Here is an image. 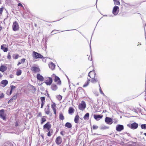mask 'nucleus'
<instances>
[{
	"label": "nucleus",
	"mask_w": 146,
	"mask_h": 146,
	"mask_svg": "<svg viewBox=\"0 0 146 146\" xmlns=\"http://www.w3.org/2000/svg\"><path fill=\"white\" fill-rule=\"evenodd\" d=\"M96 74L95 70H93L90 71L88 73V76L91 78V79H88L85 84L83 85V87H85L88 86L90 82L93 83L98 82V80L96 76Z\"/></svg>",
	"instance_id": "nucleus-1"
},
{
	"label": "nucleus",
	"mask_w": 146,
	"mask_h": 146,
	"mask_svg": "<svg viewBox=\"0 0 146 146\" xmlns=\"http://www.w3.org/2000/svg\"><path fill=\"white\" fill-rule=\"evenodd\" d=\"M53 79L54 80V82L57 85H61V81L59 78L58 76H57L55 74H53L51 76Z\"/></svg>",
	"instance_id": "nucleus-2"
},
{
	"label": "nucleus",
	"mask_w": 146,
	"mask_h": 146,
	"mask_svg": "<svg viewBox=\"0 0 146 146\" xmlns=\"http://www.w3.org/2000/svg\"><path fill=\"white\" fill-rule=\"evenodd\" d=\"M52 127V125L49 122H48L43 126V129L45 132H48L49 129L51 128Z\"/></svg>",
	"instance_id": "nucleus-3"
},
{
	"label": "nucleus",
	"mask_w": 146,
	"mask_h": 146,
	"mask_svg": "<svg viewBox=\"0 0 146 146\" xmlns=\"http://www.w3.org/2000/svg\"><path fill=\"white\" fill-rule=\"evenodd\" d=\"M86 107V103L84 101H82L81 102L78 104L79 109L81 111H84Z\"/></svg>",
	"instance_id": "nucleus-4"
},
{
	"label": "nucleus",
	"mask_w": 146,
	"mask_h": 146,
	"mask_svg": "<svg viewBox=\"0 0 146 146\" xmlns=\"http://www.w3.org/2000/svg\"><path fill=\"white\" fill-rule=\"evenodd\" d=\"M12 27L14 31H16L19 29V27L18 22L17 21H14L13 23Z\"/></svg>",
	"instance_id": "nucleus-5"
},
{
	"label": "nucleus",
	"mask_w": 146,
	"mask_h": 146,
	"mask_svg": "<svg viewBox=\"0 0 146 146\" xmlns=\"http://www.w3.org/2000/svg\"><path fill=\"white\" fill-rule=\"evenodd\" d=\"M32 56L33 58L35 59L42 58L43 57L42 55L35 51L33 52Z\"/></svg>",
	"instance_id": "nucleus-6"
},
{
	"label": "nucleus",
	"mask_w": 146,
	"mask_h": 146,
	"mask_svg": "<svg viewBox=\"0 0 146 146\" xmlns=\"http://www.w3.org/2000/svg\"><path fill=\"white\" fill-rule=\"evenodd\" d=\"M53 81V78L50 77H47L44 82L47 85H50L52 84Z\"/></svg>",
	"instance_id": "nucleus-7"
},
{
	"label": "nucleus",
	"mask_w": 146,
	"mask_h": 146,
	"mask_svg": "<svg viewBox=\"0 0 146 146\" xmlns=\"http://www.w3.org/2000/svg\"><path fill=\"white\" fill-rule=\"evenodd\" d=\"M31 70L34 73L39 72L40 71V69L37 66H32L31 68Z\"/></svg>",
	"instance_id": "nucleus-8"
},
{
	"label": "nucleus",
	"mask_w": 146,
	"mask_h": 146,
	"mask_svg": "<svg viewBox=\"0 0 146 146\" xmlns=\"http://www.w3.org/2000/svg\"><path fill=\"white\" fill-rule=\"evenodd\" d=\"M0 117L3 120H5L6 118V115L5 113V110L4 109L0 110Z\"/></svg>",
	"instance_id": "nucleus-9"
},
{
	"label": "nucleus",
	"mask_w": 146,
	"mask_h": 146,
	"mask_svg": "<svg viewBox=\"0 0 146 146\" xmlns=\"http://www.w3.org/2000/svg\"><path fill=\"white\" fill-rule=\"evenodd\" d=\"M119 10V7L117 6H115L113 8L112 13L114 15H117L118 14Z\"/></svg>",
	"instance_id": "nucleus-10"
},
{
	"label": "nucleus",
	"mask_w": 146,
	"mask_h": 146,
	"mask_svg": "<svg viewBox=\"0 0 146 146\" xmlns=\"http://www.w3.org/2000/svg\"><path fill=\"white\" fill-rule=\"evenodd\" d=\"M130 128L132 129H135L138 127V125L136 123H133L130 125H128Z\"/></svg>",
	"instance_id": "nucleus-11"
},
{
	"label": "nucleus",
	"mask_w": 146,
	"mask_h": 146,
	"mask_svg": "<svg viewBox=\"0 0 146 146\" xmlns=\"http://www.w3.org/2000/svg\"><path fill=\"white\" fill-rule=\"evenodd\" d=\"M105 122L109 124H111L113 122L112 118L110 117H106L105 119Z\"/></svg>",
	"instance_id": "nucleus-12"
},
{
	"label": "nucleus",
	"mask_w": 146,
	"mask_h": 146,
	"mask_svg": "<svg viewBox=\"0 0 146 146\" xmlns=\"http://www.w3.org/2000/svg\"><path fill=\"white\" fill-rule=\"evenodd\" d=\"M124 129V126L123 125H117L116 127V130L119 132L121 131L122 130Z\"/></svg>",
	"instance_id": "nucleus-13"
},
{
	"label": "nucleus",
	"mask_w": 146,
	"mask_h": 146,
	"mask_svg": "<svg viewBox=\"0 0 146 146\" xmlns=\"http://www.w3.org/2000/svg\"><path fill=\"white\" fill-rule=\"evenodd\" d=\"M8 83V82L7 80H3L0 83V84L2 87H5Z\"/></svg>",
	"instance_id": "nucleus-14"
},
{
	"label": "nucleus",
	"mask_w": 146,
	"mask_h": 146,
	"mask_svg": "<svg viewBox=\"0 0 146 146\" xmlns=\"http://www.w3.org/2000/svg\"><path fill=\"white\" fill-rule=\"evenodd\" d=\"M62 139L60 136L57 137L55 140L56 143L58 145H60L62 143Z\"/></svg>",
	"instance_id": "nucleus-15"
},
{
	"label": "nucleus",
	"mask_w": 146,
	"mask_h": 146,
	"mask_svg": "<svg viewBox=\"0 0 146 146\" xmlns=\"http://www.w3.org/2000/svg\"><path fill=\"white\" fill-rule=\"evenodd\" d=\"M7 68L6 66L4 65H1L0 66V71L4 72L7 70Z\"/></svg>",
	"instance_id": "nucleus-16"
},
{
	"label": "nucleus",
	"mask_w": 146,
	"mask_h": 146,
	"mask_svg": "<svg viewBox=\"0 0 146 146\" xmlns=\"http://www.w3.org/2000/svg\"><path fill=\"white\" fill-rule=\"evenodd\" d=\"M51 106L52 108L54 111V113L56 115V104L54 102H53L51 104Z\"/></svg>",
	"instance_id": "nucleus-17"
},
{
	"label": "nucleus",
	"mask_w": 146,
	"mask_h": 146,
	"mask_svg": "<svg viewBox=\"0 0 146 146\" xmlns=\"http://www.w3.org/2000/svg\"><path fill=\"white\" fill-rule=\"evenodd\" d=\"M36 78L37 79L40 81H43L44 80V78L42 75L40 74H37L36 75Z\"/></svg>",
	"instance_id": "nucleus-18"
},
{
	"label": "nucleus",
	"mask_w": 146,
	"mask_h": 146,
	"mask_svg": "<svg viewBox=\"0 0 146 146\" xmlns=\"http://www.w3.org/2000/svg\"><path fill=\"white\" fill-rule=\"evenodd\" d=\"M40 99L41 101V108H42L45 102V98L44 97H41Z\"/></svg>",
	"instance_id": "nucleus-19"
},
{
	"label": "nucleus",
	"mask_w": 146,
	"mask_h": 146,
	"mask_svg": "<svg viewBox=\"0 0 146 146\" xmlns=\"http://www.w3.org/2000/svg\"><path fill=\"white\" fill-rule=\"evenodd\" d=\"M17 97V94H16L15 95L13 96L12 97L9 101L8 102V104H9V103L12 102L13 101L16 100Z\"/></svg>",
	"instance_id": "nucleus-20"
},
{
	"label": "nucleus",
	"mask_w": 146,
	"mask_h": 146,
	"mask_svg": "<svg viewBox=\"0 0 146 146\" xmlns=\"http://www.w3.org/2000/svg\"><path fill=\"white\" fill-rule=\"evenodd\" d=\"M6 44H3L1 46V49L3 50L4 52H7L8 50V48L6 47Z\"/></svg>",
	"instance_id": "nucleus-21"
},
{
	"label": "nucleus",
	"mask_w": 146,
	"mask_h": 146,
	"mask_svg": "<svg viewBox=\"0 0 146 146\" xmlns=\"http://www.w3.org/2000/svg\"><path fill=\"white\" fill-rule=\"evenodd\" d=\"M84 90L82 88V87H78V88L77 89L76 92L78 93H81L82 94V93L83 92H84Z\"/></svg>",
	"instance_id": "nucleus-22"
},
{
	"label": "nucleus",
	"mask_w": 146,
	"mask_h": 146,
	"mask_svg": "<svg viewBox=\"0 0 146 146\" xmlns=\"http://www.w3.org/2000/svg\"><path fill=\"white\" fill-rule=\"evenodd\" d=\"M103 115H94V118L96 120H100V119L102 118Z\"/></svg>",
	"instance_id": "nucleus-23"
},
{
	"label": "nucleus",
	"mask_w": 146,
	"mask_h": 146,
	"mask_svg": "<svg viewBox=\"0 0 146 146\" xmlns=\"http://www.w3.org/2000/svg\"><path fill=\"white\" fill-rule=\"evenodd\" d=\"M80 117L78 114H76L74 118V121L75 123H78Z\"/></svg>",
	"instance_id": "nucleus-24"
},
{
	"label": "nucleus",
	"mask_w": 146,
	"mask_h": 146,
	"mask_svg": "<svg viewBox=\"0 0 146 146\" xmlns=\"http://www.w3.org/2000/svg\"><path fill=\"white\" fill-rule=\"evenodd\" d=\"M51 88L54 91H56L57 89L58 88L57 85L56 84H52L51 86Z\"/></svg>",
	"instance_id": "nucleus-25"
},
{
	"label": "nucleus",
	"mask_w": 146,
	"mask_h": 146,
	"mask_svg": "<svg viewBox=\"0 0 146 146\" xmlns=\"http://www.w3.org/2000/svg\"><path fill=\"white\" fill-rule=\"evenodd\" d=\"M74 109L72 107H70L68 110V113L70 114H72L74 112Z\"/></svg>",
	"instance_id": "nucleus-26"
},
{
	"label": "nucleus",
	"mask_w": 146,
	"mask_h": 146,
	"mask_svg": "<svg viewBox=\"0 0 146 146\" xmlns=\"http://www.w3.org/2000/svg\"><path fill=\"white\" fill-rule=\"evenodd\" d=\"M48 107L47 108H46L44 109V111L45 113L47 114H49L50 112V106H47Z\"/></svg>",
	"instance_id": "nucleus-27"
},
{
	"label": "nucleus",
	"mask_w": 146,
	"mask_h": 146,
	"mask_svg": "<svg viewBox=\"0 0 146 146\" xmlns=\"http://www.w3.org/2000/svg\"><path fill=\"white\" fill-rule=\"evenodd\" d=\"M53 132V130L51 128V129H50L48 131L47 135L48 137H50V136L52 135Z\"/></svg>",
	"instance_id": "nucleus-28"
},
{
	"label": "nucleus",
	"mask_w": 146,
	"mask_h": 146,
	"mask_svg": "<svg viewBox=\"0 0 146 146\" xmlns=\"http://www.w3.org/2000/svg\"><path fill=\"white\" fill-rule=\"evenodd\" d=\"M49 66L51 70H54L55 68V65L53 62H50L49 64Z\"/></svg>",
	"instance_id": "nucleus-29"
},
{
	"label": "nucleus",
	"mask_w": 146,
	"mask_h": 146,
	"mask_svg": "<svg viewBox=\"0 0 146 146\" xmlns=\"http://www.w3.org/2000/svg\"><path fill=\"white\" fill-rule=\"evenodd\" d=\"M11 87V90L9 92V95H11L12 93V91L14 89H15L16 88V86H13V85H11V86H10Z\"/></svg>",
	"instance_id": "nucleus-30"
},
{
	"label": "nucleus",
	"mask_w": 146,
	"mask_h": 146,
	"mask_svg": "<svg viewBox=\"0 0 146 146\" xmlns=\"http://www.w3.org/2000/svg\"><path fill=\"white\" fill-rule=\"evenodd\" d=\"M25 58H23L22 59H21V60L20 62H18V64H17V65L18 66H19V65L20 64H21L24 63V62H25Z\"/></svg>",
	"instance_id": "nucleus-31"
},
{
	"label": "nucleus",
	"mask_w": 146,
	"mask_h": 146,
	"mask_svg": "<svg viewBox=\"0 0 146 146\" xmlns=\"http://www.w3.org/2000/svg\"><path fill=\"white\" fill-rule=\"evenodd\" d=\"M65 126L66 127H68V128H71L72 126V125L70 123H68V122H67L65 124Z\"/></svg>",
	"instance_id": "nucleus-32"
},
{
	"label": "nucleus",
	"mask_w": 146,
	"mask_h": 146,
	"mask_svg": "<svg viewBox=\"0 0 146 146\" xmlns=\"http://www.w3.org/2000/svg\"><path fill=\"white\" fill-rule=\"evenodd\" d=\"M114 3L115 5H120V2L119 0H113Z\"/></svg>",
	"instance_id": "nucleus-33"
},
{
	"label": "nucleus",
	"mask_w": 146,
	"mask_h": 146,
	"mask_svg": "<svg viewBox=\"0 0 146 146\" xmlns=\"http://www.w3.org/2000/svg\"><path fill=\"white\" fill-rule=\"evenodd\" d=\"M89 117V113H87L83 117V118L85 119H88Z\"/></svg>",
	"instance_id": "nucleus-34"
},
{
	"label": "nucleus",
	"mask_w": 146,
	"mask_h": 146,
	"mask_svg": "<svg viewBox=\"0 0 146 146\" xmlns=\"http://www.w3.org/2000/svg\"><path fill=\"white\" fill-rule=\"evenodd\" d=\"M22 71L20 69H18L16 72V74L17 76H19L21 74Z\"/></svg>",
	"instance_id": "nucleus-35"
},
{
	"label": "nucleus",
	"mask_w": 146,
	"mask_h": 146,
	"mask_svg": "<svg viewBox=\"0 0 146 146\" xmlns=\"http://www.w3.org/2000/svg\"><path fill=\"white\" fill-rule=\"evenodd\" d=\"M45 116H43L41 119V124H43L44 122L46 121V118H45Z\"/></svg>",
	"instance_id": "nucleus-36"
},
{
	"label": "nucleus",
	"mask_w": 146,
	"mask_h": 146,
	"mask_svg": "<svg viewBox=\"0 0 146 146\" xmlns=\"http://www.w3.org/2000/svg\"><path fill=\"white\" fill-rule=\"evenodd\" d=\"M59 118L60 119H61V120H63V119H64V118L63 113H60L59 115Z\"/></svg>",
	"instance_id": "nucleus-37"
},
{
	"label": "nucleus",
	"mask_w": 146,
	"mask_h": 146,
	"mask_svg": "<svg viewBox=\"0 0 146 146\" xmlns=\"http://www.w3.org/2000/svg\"><path fill=\"white\" fill-rule=\"evenodd\" d=\"M62 98V96L60 95H58L56 96V98L59 101H61Z\"/></svg>",
	"instance_id": "nucleus-38"
},
{
	"label": "nucleus",
	"mask_w": 146,
	"mask_h": 146,
	"mask_svg": "<svg viewBox=\"0 0 146 146\" xmlns=\"http://www.w3.org/2000/svg\"><path fill=\"white\" fill-rule=\"evenodd\" d=\"M20 56L18 54H14L13 56V58L14 59H17Z\"/></svg>",
	"instance_id": "nucleus-39"
},
{
	"label": "nucleus",
	"mask_w": 146,
	"mask_h": 146,
	"mask_svg": "<svg viewBox=\"0 0 146 146\" xmlns=\"http://www.w3.org/2000/svg\"><path fill=\"white\" fill-rule=\"evenodd\" d=\"M58 30H54L52 31L50 33L51 35H54V34H56V32L55 31H58Z\"/></svg>",
	"instance_id": "nucleus-40"
},
{
	"label": "nucleus",
	"mask_w": 146,
	"mask_h": 146,
	"mask_svg": "<svg viewBox=\"0 0 146 146\" xmlns=\"http://www.w3.org/2000/svg\"><path fill=\"white\" fill-rule=\"evenodd\" d=\"M4 8L3 7H2L1 8H0V15H1L2 14Z\"/></svg>",
	"instance_id": "nucleus-41"
},
{
	"label": "nucleus",
	"mask_w": 146,
	"mask_h": 146,
	"mask_svg": "<svg viewBox=\"0 0 146 146\" xmlns=\"http://www.w3.org/2000/svg\"><path fill=\"white\" fill-rule=\"evenodd\" d=\"M141 127L142 129H146V124H143L141 125Z\"/></svg>",
	"instance_id": "nucleus-42"
},
{
	"label": "nucleus",
	"mask_w": 146,
	"mask_h": 146,
	"mask_svg": "<svg viewBox=\"0 0 146 146\" xmlns=\"http://www.w3.org/2000/svg\"><path fill=\"white\" fill-rule=\"evenodd\" d=\"M4 146H13V144L11 143H6Z\"/></svg>",
	"instance_id": "nucleus-43"
},
{
	"label": "nucleus",
	"mask_w": 146,
	"mask_h": 146,
	"mask_svg": "<svg viewBox=\"0 0 146 146\" xmlns=\"http://www.w3.org/2000/svg\"><path fill=\"white\" fill-rule=\"evenodd\" d=\"M7 59H9V60H10V59H11V56L10 55V53L9 52L8 53V54L7 56Z\"/></svg>",
	"instance_id": "nucleus-44"
},
{
	"label": "nucleus",
	"mask_w": 146,
	"mask_h": 146,
	"mask_svg": "<svg viewBox=\"0 0 146 146\" xmlns=\"http://www.w3.org/2000/svg\"><path fill=\"white\" fill-rule=\"evenodd\" d=\"M98 126H97V125H93L92 126V128L94 130H96V129H98Z\"/></svg>",
	"instance_id": "nucleus-45"
},
{
	"label": "nucleus",
	"mask_w": 146,
	"mask_h": 146,
	"mask_svg": "<svg viewBox=\"0 0 146 146\" xmlns=\"http://www.w3.org/2000/svg\"><path fill=\"white\" fill-rule=\"evenodd\" d=\"M4 98V95L3 93H2L1 95H0V99H2V98Z\"/></svg>",
	"instance_id": "nucleus-46"
},
{
	"label": "nucleus",
	"mask_w": 146,
	"mask_h": 146,
	"mask_svg": "<svg viewBox=\"0 0 146 146\" xmlns=\"http://www.w3.org/2000/svg\"><path fill=\"white\" fill-rule=\"evenodd\" d=\"M42 113H41V112H38L37 115V116L38 117H41L42 116Z\"/></svg>",
	"instance_id": "nucleus-47"
},
{
	"label": "nucleus",
	"mask_w": 146,
	"mask_h": 146,
	"mask_svg": "<svg viewBox=\"0 0 146 146\" xmlns=\"http://www.w3.org/2000/svg\"><path fill=\"white\" fill-rule=\"evenodd\" d=\"M65 133V132L64 131H62L61 132H60V134L61 135H62V136H64V133Z\"/></svg>",
	"instance_id": "nucleus-48"
},
{
	"label": "nucleus",
	"mask_w": 146,
	"mask_h": 146,
	"mask_svg": "<svg viewBox=\"0 0 146 146\" xmlns=\"http://www.w3.org/2000/svg\"><path fill=\"white\" fill-rule=\"evenodd\" d=\"M100 93L101 94H103V95H104V93L103 92V91H102L101 88H100Z\"/></svg>",
	"instance_id": "nucleus-49"
},
{
	"label": "nucleus",
	"mask_w": 146,
	"mask_h": 146,
	"mask_svg": "<svg viewBox=\"0 0 146 146\" xmlns=\"http://www.w3.org/2000/svg\"><path fill=\"white\" fill-rule=\"evenodd\" d=\"M14 75H12V74H11L9 75V77H10V78H13L14 77Z\"/></svg>",
	"instance_id": "nucleus-50"
},
{
	"label": "nucleus",
	"mask_w": 146,
	"mask_h": 146,
	"mask_svg": "<svg viewBox=\"0 0 146 146\" xmlns=\"http://www.w3.org/2000/svg\"><path fill=\"white\" fill-rule=\"evenodd\" d=\"M19 125V124L17 122V121H16L15 123V126H17Z\"/></svg>",
	"instance_id": "nucleus-51"
},
{
	"label": "nucleus",
	"mask_w": 146,
	"mask_h": 146,
	"mask_svg": "<svg viewBox=\"0 0 146 146\" xmlns=\"http://www.w3.org/2000/svg\"><path fill=\"white\" fill-rule=\"evenodd\" d=\"M18 6H21V7H23V6L22 4H21V3H18Z\"/></svg>",
	"instance_id": "nucleus-52"
},
{
	"label": "nucleus",
	"mask_w": 146,
	"mask_h": 146,
	"mask_svg": "<svg viewBox=\"0 0 146 146\" xmlns=\"http://www.w3.org/2000/svg\"><path fill=\"white\" fill-rule=\"evenodd\" d=\"M3 29V27L1 25H0V32Z\"/></svg>",
	"instance_id": "nucleus-53"
},
{
	"label": "nucleus",
	"mask_w": 146,
	"mask_h": 146,
	"mask_svg": "<svg viewBox=\"0 0 146 146\" xmlns=\"http://www.w3.org/2000/svg\"><path fill=\"white\" fill-rule=\"evenodd\" d=\"M32 87L33 88V90H34V91H35V90H36V88H35V87H34V86H32Z\"/></svg>",
	"instance_id": "nucleus-54"
},
{
	"label": "nucleus",
	"mask_w": 146,
	"mask_h": 146,
	"mask_svg": "<svg viewBox=\"0 0 146 146\" xmlns=\"http://www.w3.org/2000/svg\"><path fill=\"white\" fill-rule=\"evenodd\" d=\"M3 76V75H2V74L0 72V78L2 77Z\"/></svg>",
	"instance_id": "nucleus-55"
},
{
	"label": "nucleus",
	"mask_w": 146,
	"mask_h": 146,
	"mask_svg": "<svg viewBox=\"0 0 146 146\" xmlns=\"http://www.w3.org/2000/svg\"><path fill=\"white\" fill-rule=\"evenodd\" d=\"M138 45H141V43L139 44V42L138 43Z\"/></svg>",
	"instance_id": "nucleus-56"
},
{
	"label": "nucleus",
	"mask_w": 146,
	"mask_h": 146,
	"mask_svg": "<svg viewBox=\"0 0 146 146\" xmlns=\"http://www.w3.org/2000/svg\"><path fill=\"white\" fill-rule=\"evenodd\" d=\"M144 134L145 135V136H146V133H144Z\"/></svg>",
	"instance_id": "nucleus-57"
},
{
	"label": "nucleus",
	"mask_w": 146,
	"mask_h": 146,
	"mask_svg": "<svg viewBox=\"0 0 146 146\" xmlns=\"http://www.w3.org/2000/svg\"><path fill=\"white\" fill-rule=\"evenodd\" d=\"M35 26L36 27V24H35Z\"/></svg>",
	"instance_id": "nucleus-58"
}]
</instances>
